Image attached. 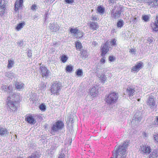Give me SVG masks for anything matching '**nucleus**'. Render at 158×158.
Segmentation results:
<instances>
[{
    "instance_id": "obj_1",
    "label": "nucleus",
    "mask_w": 158,
    "mask_h": 158,
    "mask_svg": "<svg viewBox=\"0 0 158 158\" xmlns=\"http://www.w3.org/2000/svg\"><path fill=\"white\" fill-rule=\"evenodd\" d=\"M128 141L124 142L120 145H116L113 151V157L114 158H126V151L128 146Z\"/></svg>"
},
{
    "instance_id": "obj_2",
    "label": "nucleus",
    "mask_w": 158,
    "mask_h": 158,
    "mask_svg": "<svg viewBox=\"0 0 158 158\" xmlns=\"http://www.w3.org/2000/svg\"><path fill=\"white\" fill-rule=\"evenodd\" d=\"M18 95L13 93L12 95L7 97L6 102L7 110L10 112H15L17 110L19 103L17 102Z\"/></svg>"
},
{
    "instance_id": "obj_3",
    "label": "nucleus",
    "mask_w": 158,
    "mask_h": 158,
    "mask_svg": "<svg viewBox=\"0 0 158 158\" xmlns=\"http://www.w3.org/2000/svg\"><path fill=\"white\" fill-rule=\"evenodd\" d=\"M106 102L109 105L115 103L118 98V94L115 92H111L106 96Z\"/></svg>"
},
{
    "instance_id": "obj_4",
    "label": "nucleus",
    "mask_w": 158,
    "mask_h": 158,
    "mask_svg": "<svg viewBox=\"0 0 158 158\" xmlns=\"http://www.w3.org/2000/svg\"><path fill=\"white\" fill-rule=\"evenodd\" d=\"M123 9L121 6H119L116 7L114 6L111 11V15L112 17L114 19H118L120 16L121 11Z\"/></svg>"
},
{
    "instance_id": "obj_5",
    "label": "nucleus",
    "mask_w": 158,
    "mask_h": 158,
    "mask_svg": "<svg viewBox=\"0 0 158 158\" xmlns=\"http://www.w3.org/2000/svg\"><path fill=\"white\" fill-rule=\"evenodd\" d=\"M62 86L61 83L56 81L53 83L51 89V92L53 94H56L57 95L59 91L60 90Z\"/></svg>"
},
{
    "instance_id": "obj_6",
    "label": "nucleus",
    "mask_w": 158,
    "mask_h": 158,
    "mask_svg": "<svg viewBox=\"0 0 158 158\" xmlns=\"http://www.w3.org/2000/svg\"><path fill=\"white\" fill-rule=\"evenodd\" d=\"M64 126L63 122L61 121H58L52 126V132H57L61 130Z\"/></svg>"
},
{
    "instance_id": "obj_7",
    "label": "nucleus",
    "mask_w": 158,
    "mask_h": 158,
    "mask_svg": "<svg viewBox=\"0 0 158 158\" xmlns=\"http://www.w3.org/2000/svg\"><path fill=\"white\" fill-rule=\"evenodd\" d=\"M40 69L42 77L47 78L50 75V72L45 66H41Z\"/></svg>"
},
{
    "instance_id": "obj_8",
    "label": "nucleus",
    "mask_w": 158,
    "mask_h": 158,
    "mask_svg": "<svg viewBox=\"0 0 158 158\" xmlns=\"http://www.w3.org/2000/svg\"><path fill=\"white\" fill-rule=\"evenodd\" d=\"M1 89L2 91L5 92H6L7 93L9 94V96L10 95H12L14 93L12 92V86L10 85L8 86L6 85H2Z\"/></svg>"
},
{
    "instance_id": "obj_9",
    "label": "nucleus",
    "mask_w": 158,
    "mask_h": 158,
    "mask_svg": "<svg viewBox=\"0 0 158 158\" xmlns=\"http://www.w3.org/2000/svg\"><path fill=\"white\" fill-rule=\"evenodd\" d=\"M109 45V43L108 42H106L102 46V56L103 57H104L105 55L109 50V48L108 45Z\"/></svg>"
},
{
    "instance_id": "obj_10",
    "label": "nucleus",
    "mask_w": 158,
    "mask_h": 158,
    "mask_svg": "<svg viewBox=\"0 0 158 158\" xmlns=\"http://www.w3.org/2000/svg\"><path fill=\"white\" fill-rule=\"evenodd\" d=\"M49 28L51 31L52 32H56L59 31L60 27L58 24L54 23L52 24H49Z\"/></svg>"
},
{
    "instance_id": "obj_11",
    "label": "nucleus",
    "mask_w": 158,
    "mask_h": 158,
    "mask_svg": "<svg viewBox=\"0 0 158 158\" xmlns=\"http://www.w3.org/2000/svg\"><path fill=\"white\" fill-rule=\"evenodd\" d=\"M140 150L143 152V154H148L151 152V148L148 145H142L140 146Z\"/></svg>"
},
{
    "instance_id": "obj_12",
    "label": "nucleus",
    "mask_w": 158,
    "mask_h": 158,
    "mask_svg": "<svg viewBox=\"0 0 158 158\" xmlns=\"http://www.w3.org/2000/svg\"><path fill=\"white\" fill-rule=\"evenodd\" d=\"M143 66V63L141 61L139 62L135 66L132 67L131 71V72L133 71L138 72Z\"/></svg>"
},
{
    "instance_id": "obj_13",
    "label": "nucleus",
    "mask_w": 158,
    "mask_h": 158,
    "mask_svg": "<svg viewBox=\"0 0 158 158\" xmlns=\"http://www.w3.org/2000/svg\"><path fill=\"white\" fill-rule=\"evenodd\" d=\"M5 3L4 0H0V15L2 16L5 13Z\"/></svg>"
},
{
    "instance_id": "obj_14",
    "label": "nucleus",
    "mask_w": 158,
    "mask_h": 158,
    "mask_svg": "<svg viewBox=\"0 0 158 158\" xmlns=\"http://www.w3.org/2000/svg\"><path fill=\"white\" fill-rule=\"evenodd\" d=\"M146 2L151 7H156L158 6V0H148Z\"/></svg>"
},
{
    "instance_id": "obj_15",
    "label": "nucleus",
    "mask_w": 158,
    "mask_h": 158,
    "mask_svg": "<svg viewBox=\"0 0 158 158\" xmlns=\"http://www.w3.org/2000/svg\"><path fill=\"white\" fill-rule=\"evenodd\" d=\"M154 22L151 23V27L154 31H158V15L156 16V19Z\"/></svg>"
},
{
    "instance_id": "obj_16",
    "label": "nucleus",
    "mask_w": 158,
    "mask_h": 158,
    "mask_svg": "<svg viewBox=\"0 0 158 158\" xmlns=\"http://www.w3.org/2000/svg\"><path fill=\"white\" fill-rule=\"evenodd\" d=\"M25 120L28 123L31 124H34L36 121L31 115H28L25 118Z\"/></svg>"
},
{
    "instance_id": "obj_17",
    "label": "nucleus",
    "mask_w": 158,
    "mask_h": 158,
    "mask_svg": "<svg viewBox=\"0 0 158 158\" xmlns=\"http://www.w3.org/2000/svg\"><path fill=\"white\" fill-rule=\"evenodd\" d=\"M98 93L97 87L94 86L90 89V94L93 97H96L98 95Z\"/></svg>"
},
{
    "instance_id": "obj_18",
    "label": "nucleus",
    "mask_w": 158,
    "mask_h": 158,
    "mask_svg": "<svg viewBox=\"0 0 158 158\" xmlns=\"http://www.w3.org/2000/svg\"><path fill=\"white\" fill-rule=\"evenodd\" d=\"M89 26L90 29L93 30H96L99 27L98 24L97 22H90Z\"/></svg>"
},
{
    "instance_id": "obj_19",
    "label": "nucleus",
    "mask_w": 158,
    "mask_h": 158,
    "mask_svg": "<svg viewBox=\"0 0 158 158\" xmlns=\"http://www.w3.org/2000/svg\"><path fill=\"white\" fill-rule=\"evenodd\" d=\"M141 119V113L140 112H136L134 115L132 122L134 121L138 122H140Z\"/></svg>"
},
{
    "instance_id": "obj_20",
    "label": "nucleus",
    "mask_w": 158,
    "mask_h": 158,
    "mask_svg": "<svg viewBox=\"0 0 158 158\" xmlns=\"http://www.w3.org/2000/svg\"><path fill=\"white\" fill-rule=\"evenodd\" d=\"M59 138L58 137H56L54 139V144L52 146V149H56L58 146L61 143V142L59 141Z\"/></svg>"
},
{
    "instance_id": "obj_21",
    "label": "nucleus",
    "mask_w": 158,
    "mask_h": 158,
    "mask_svg": "<svg viewBox=\"0 0 158 158\" xmlns=\"http://www.w3.org/2000/svg\"><path fill=\"white\" fill-rule=\"evenodd\" d=\"M155 102L152 97H150L148 98L147 103L148 105L151 106V108L154 106L155 105Z\"/></svg>"
},
{
    "instance_id": "obj_22",
    "label": "nucleus",
    "mask_w": 158,
    "mask_h": 158,
    "mask_svg": "<svg viewBox=\"0 0 158 158\" xmlns=\"http://www.w3.org/2000/svg\"><path fill=\"white\" fill-rule=\"evenodd\" d=\"M135 90L130 87H128L126 90L127 94L129 97L132 96L134 95Z\"/></svg>"
},
{
    "instance_id": "obj_23",
    "label": "nucleus",
    "mask_w": 158,
    "mask_h": 158,
    "mask_svg": "<svg viewBox=\"0 0 158 158\" xmlns=\"http://www.w3.org/2000/svg\"><path fill=\"white\" fill-rule=\"evenodd\" d=\"M158 156V150L155 149L151 152L149 158H157Z\"/></svg>"
},
{
    "instance_id": "obj_24",
    "label": "nucleus",
    "mask_w": 158,
    "mask_h": 158,
    "mask_svg": "<svg viewBox=\"0 0 158 158\" xmlns=\"http://www.w3.org/2000/svg\"><path fill=\"white\" fill-rule=\"evenodd\" d=\"M40 156L38 152H34L27 158H40Z\"/></svg>"
},
{
    "instance_id": "obj_25",
    "label": "nucleus",
    "mask_w": 158,
    "mask_h": 158,
    "mask_svg": "<svg viewBox=\"0 0 158 158\" xmlns=\"http://www.w3.org/2000/svg\"><path fill=\"white\" fill-rule=\"evenodd\" d=\"M15 86L17 89H20L24 87V84L21 82H17L15 84Z\"/></svg>"
},
{
    "instance_id": "obj_26",
    "label": "nucleus",
    "mask_w": 158,
    "mask_h": 158,
    "mask_svg": "<svg viewBox=\"0 0 158 158\" xmlns=\"http://www.w3.org/2000/svg\"><path fill=\"white\" fill-rule=\"evenodd\" d=\"M8 132L7 130L5 128L3 127H0V135H3L7 134Z\"/></svg>"
},
{
    "instance_id": "obj_27",
    "label": "nucleus",
    "mask_w": 158,
    "mask_h": 158,
    "mask_svg": "<svg viewBox=\"0 0 158 158\" xmlns=\"http://www.w3.org/2000/svg\"><path fill=\"white\" fill-rule=\"evenodd\" d=\"M14 74L11 72H6L5 73V76L8 78L12 79L14 77Z\"/></svg>"
},
{
    "instance_id": "obj_28",
    "label": "nucleus",
    "mask_w": 158,
    "mask_h": 158,
    "mask_svg": "<svg viewBox=\"0 0 158 158\" xmlns=\"http://www.w3.org/2000/svg\"><path fill=\"white\" fill-rule=\"evenodd\" d=\"M70 31L71 34H73L74 35L78 34L79 33V30L77 28H71L70 29Z\"/></svg>"
},
{
    "instance_id": "obj_29",
    "label": "nucleus",
    "mask_w": 158,
    "mask_h": 158,
    "mask_svg": "<svg viewBox=\"0 0 158 158\" xmlns=\"http://www.w3.org/2000/svg\"><path fill=\"white\" fill-rule=\"evenodd\" d=\"M82 58L84 57H86V56H88V53L87 51L85 50H83L81 51L80 52Z\"/></svg>"
},
{
    "instance_id": "obj_30",
    "label": "nucleus",
    "mask_w": 158,
    "mask_h": 158,
    "mask_svg": "<svg viewBox=\"0 0 158 158\" xmlns=\"http://www.w3.org/2000/svg\"><path fill=\"white\" fill-rule=\"evenodd\" d=\"M76 75L79 77H81L83 75V72L81 69H79L76 72Z\"/></svg>"
},
{
    "instance_id": "obj_31",
    "label": "nucleus",
    "mask_w": 158,
    "mask_h": 158,
    "mask_svg": "<svg viewBox=\"0 0 158 158\" xmlns=\"http://www.w3.org/2000/svg\"><path fill=\"white\" fill-rule=\"evenodd\" d=\"M124 25V22L122 20H120L117 23V26L118 27H122Z\"/></svg>"
},
{
    "instance_id": "obj_32",
    "label": "nucleus",
    "mask_w": 158,
    "mask_h": 158,
    "mask_svg": "<svg viewBox=\"0 0 158 158\" xmlns=\"http://www.w3.org/2000/svg\"><path fill=\"white\" fill-rule=\"evenodd\" d=\"M25 25V23H19L17 26L16 27V29L18 30H20L21 28L23 27V26Z\"/></svg>"
},
{
    "instance_id": "obj_33",
    "label": "nucleus",
    "mask_w": 158,
    "mask_h": 158,
    "mask_svg": "<svg viewBox=\"0 0 158 158\" xmlns=\"http://www.w3.org/2000/svg\"><path fill=\"white\" fill-rule=\"evenodd\" d=\"M73 69V67L71 65H68L66 66V72H70Z\"/></svg>"
},
{
    "instance_id": "obj_34",
    "label": "nucleus",
    "mask_w": 158,
    "mask_h": 158,
    "mask_svg": "<svg viewBox=\"0 0 158 158\" xmlns=\"http://www.w3.org/2000/svg\"><path fill=\"white\" fill-rule=\"evenodd\" d=\"M14 64V61L13 60H8V64L7 65V67L9 69L11 68L12 67V66Z\"/></svg>"
},
{
    "instance_id": "obj_35",
    "label": "nucleus",
    "mask_w": 158,
    "mask_h": 158,
    "mask_svg": "<svg viewBox=\"0 0 158 158\" xmlns=\"http://www.w3.org/2000/svg\"><path fill=\"white\" fill-rule=\"evenodd\" d=\"M76 47L77 49H80L82 47L81 43L79 41H77L75 44Z\"/></svg>"
},
{
    "instance_id": "obj_36",
    "label": "nucleus",
    "mask_w": 158,
    "mask_h": 158,
    "mask_svg": "<svg viewBox=\"0 0 158 158\" xmlns=\"http://www.w3.org/2000/svg\"><path fill=\"white\" fill-rule=\"evenodd\" d=\"M97 11L99 13L103 14L104 12V9L102 7L99 6L97 8Z\"/></svg>"
},
{
    "instance_id": "obj_37",
    "label": "nucleus",
    "mask_w": 158,
    "mask_h": 158,
    "mask_svg": "<svg viewBox=\"0 0 158 158\" xmlns=\"http://www.w3.org/2000/svg\"><path fill=\"white\" fill-rule=\"evenodd\" d=\"M99 78L102 82H104V83L105 81L106 80V77L105 75L103 74Z\"/></svg>"
},
{
    "instance_id": "obj_38",
    "label": "nucleus",
    "mask_w": 158,
    "mask_h": 158,
    "mask_svg": "<svg viewBox=\"0 0 158 158\" xmlns=\"http://www.w3.org/2000/svg\"><path fill=\"white\" fill-rule=\"evenodd\" d=\"M68 59V58L66 56L63 55L61 57V60L63 63L65 62Z\"/></svg>"
},
{
    "instance_id": "obj_39",
    "label": "nucleus",
    "mask_w": 158,
    "mask_h": 158,
    "mask_svg": "<svg viewBox=\"0 0 158 158\" xmlns=\"http://www.w3.org/2000/svg\"><path fill=\"white\" fill-rule=\"evenodd\" d=\"M18 46L20 47L23 48V40H19L17 42Z\"/></svg>"
},
{
    "instance_id": "obj_40",
    "label": "nucleus",
    "mask_w": 158,
    "mask_h": 158,
    "mask_svg": "<svg viewBox=\"0 0 158 158\" xmlns=\"http://www.w3.org/2000/svg\"><path fill=\"white\" fill-rule=\"evenodd\" d=\"M64 152H65L64 151H62L60 154H59L58 158H65V155L64 154Z\"/></svg>"
},
{
    "instance_id": "obj_41",
    "label": "nucleus",
    "mask_w": 158,
    "mask_h": 158,
    "mask_svg": "<svg viewBox=\"0 0 158 158\" xmlns=\"http://www.w3.org/2000/svg\"><path fill=\"white\" fill-rule=\"evenodd\" d=\"M22 6V4H21V6H19V5L17 4L16 3V1L15 2V11H17L18 10L19 7H21Z\"/></svg>"
},
{
    "instance_id": "obj_42",
    "label": "nucleus",
    "mask_w": 158,
    "mask_h": 158,
    "mask_svg": "<svg viewBox=\"0 0 158 158\" xmlns=\"http://www.w3.org/2000/svg\"><path fill=\"white\" fill-rule=\"evenodd\" d=\"M138 20V18L133 17L131 19V22L133 23H135L136 22H137Z\"/></svg>"
},
{
    "instance_id": "obj_43",
    "label": "nucleus",
    "mask_w": 158,
    "mask_h": 158,
    "mask_svg": "<svg viewBox=\"0 0 158 158\" xmlns=\"http://www.w3.org/2000/svg\"><path fill=\"white\" fill-rule=\"evenodd\" d=\"M39 108L42 111H45L46 110V106L43 104H41Z\"/></svg>"
},
{
    "instance_id": "obj_44",
    "label": "nucleus",
    "mask_w": 158,
    "mask_h": 158,
    "mask_svg": "<svg viewBox=\"0 0 158 158\" xmlns=\"http://www.w3.org/2000/svg\"><path fill=\"white\" fill-rule=\"evenodd\" d=\"M110 44L112 45L115 46L116 44V40L115 39H113L110 41Z\"/></svg>"
},
{
    "instance_id": "obj_45",
    "label": "nucleus",
    "mask_w": 158,
    "mask_h": 158,
    "mask_svg": "<svg viewBox=\"0 0 158 158\" xmlns=\"http://www.w3.org/2000/svg\"><path fill=\"white\" fill-rule=\"evenodd\" d=\"M143 19L145 21H147L149 19V17L146 15H145L142 17Z\"/></svg>"
},
{
    "instance_id": "obj_46",
    "label": "nucleus",
    "mask_w": 158,
    "mask_h": 158,
    "mask_svg": "<svg viewBox=\"0 0 158 158\" xmlns=\"http://www.w3.org/2000/svg\"><path fill=\"white\" fill-rule=\"evenodd\" d=\"M153 138L155 141L158 143V134H156L153 135Z\"/></svg>"
},
{
    "instance_id": "obj_47",
    "label": "nucleus",
    "mask_w": 158,
    "mask_h": 158,
    "mask_svg": "<svg viewBox=\"0 0 158 158\" xmlns=\"http://www.w3.org/2000/svg\"><path fill=\"white\" fill-rule=\"evenodd\" d=\"M23 0H16V3L19 6H21V5L22 4Z\"/></svg>"
},
{
    "instance_id": "obj_48",
    "label": "nucleus",
    "mask_w": 158,
    "mask_h": 158,
    "mask_svg": "<svg viewBox=\"0 0 158 158\" xmlns=\"http://www.w3.org/2000/svg\"><path fill=\"white\" fill-rule=\"evenodd\" d=\"M64 1L69 4H72L74 2V0H64Z\"/></svg>"
},
{
    "instance_id": "obj_49",
    "label": "nucleus",
    "mask_w": 158,
    "mask_h": 158,
    "mask_svg": "<svg viewBox=\"0 0 158 158\" xmlns=\"http://www.w3.org/2000/svg\"><path fill=\"white\" fill-rule=\"evenodd\" d=\"M115 60V58L112 56H110L109 57V61L112 62L114 61V60Z\"/></svg>"
},
{
    "instance_id": "obj_50",
    "label": "nucleus",
    "mask_w": 158,
    "mask_h": 158,
    "mask_svg": "<svg viewBox=\"0 0 158 158\" xmlns=\"http://www.w3.org/2000/svg\"><path fill=\"white\" fill-rule=\"evenodd\" d=\"M136 51L133 48H132L130 50L129 52L131 53L132 54H135Z\"/></svg>"
},
{
    "instance_id": "obj_51",
    "label": "nucleus",
    "mask_w": 158,
    "mask_h": 158,
    "mask_svg": "<svg viewBox=\"0 0 158 158\" xmlns=\"http://www.w3.org/2000/svg\"><path fill=\"white\" fill-rule=\"evenodd\" d=\"M36 6L35 5H33L31 7V9L33 10H35Z\"/></svg>"
},
{
    "instance_id": "obj_52",
    "label": "nucleus",
    "mask_w": 158,
    "mask_h": 158,
    "mask_svg": "<svg viewBox=\"0 0 158 158\" xmlns=\"http://www.w3.org/2000/svg\"><path fill=\"white\" fill-rule=\"evenodd\" d=\"M27 55L29 57H31L32 56V53L31 51H29L27 53Z\"/></svg>"
},
{
    "instance_id": "obj_53",
    "label": "nucleus",
    "mask_w": 158,
    "mask_h": 158,
    "mask_svg": "<svg viewBox=\"0 0 158 158\" xmlns=\"http://www.w3.org/2000/svg\"><path fill=\"white\" fill-rule=\"evenodd\" d=\"M116 0H109V4H113L114 2H115Z\"/></svg>"
},
{
    "instance_id": "obj_54",
    "label": "nucleus",
    "mask_w": 158,
    "mask_h": 158,
    "mask_svg": "<svg viewBox=\"0 0 158 158\" xmlns=\"http://www.w3.org/2000/svg\"><path fill=\"white\" fill-rule=\"evenodd\" d=\"M45 85L44 83H42L41 84V89H44L45 88Z\"/></svg>"
},
{
    "instance_id": "obj_55",
    "label": "nucleus",
    "mask_w": 158,
    "mask_h": 158,
    "mask_svg": "<svg viewBox=\"0 0 158 158\" xmlns=\"http://www.w3.org/2000/svg\"><path fill=\"white\" fill-rule=\"evenodd\" d=\"M147 40L150 43H151L153 41L152 38H148L147 39Z\"/></svg>"
},
{
    "instance_id": "obj_56",
    "label": "nucleus",
    "mask_w": 158,
    "mask_h": 158,
    "mask_svg": "<svg viewBox=\"0 0 158 158\" xmlns=\"http://www.w3.org/2000/svg\"><path fill=\"white\" fill-rule=\"evenodd\" d=\"M98 44V43L96 41H93L92 44V45L95 46Z\"/></svg>"
},
{
    "instance_id": "obj_57",
    "label": "nucleus",
    "mask_w": 158,
    "mask_h": 158,
    "mask_svg": "<svg viewBox=\"0 0 158 158\" xmlns=\"http://www.w3.org/2000/svg\"><path fill=\"white\" fill-rule=\"evenodd\" d=\"M101 62L102 63H104L105 62V60L104 59V58H102V59L100 60Z\"/></svg>"
},
{
    "instance_id": "obj_58",
    "label": "nucleus",
    "mask_w": 158,
    "mask_h": 158,
    "mask_svg": "<svg viewBox=\"0 0 158 158\" xmlns=\"http://www.w3.org/2000/svg\"><path fill=\"white\" fill-rule=\"evenodd\" d=\"M92 20H97V18L96 17H95L94 16H93L92 17Z\"/></svg>"
},
{
    "instance_id": "obj_59",
    "label": "nucleus",
    "mask_w": 158,
    "mask_h": 158,
    "mask_svg": "<svg viewBox=\"0 0 158 158\" xmlns=\"http://www.w3.org/2000/svg\"><path fill=\"white\" fill-rule=\"evenodd\" d=\"M57 44V43L56 42H53V45H56Z\"/></svg>"
},
{
    "instance_id": "obj_60",
    "label": "nucleus",
    "mask_w": 158,
    "mask_h": 158,
    "mask_svg": "<svg viewBox=\"0 0 158 158\" xmlns=\"http://www.w3.org/2000/svg\"><path fill=\"white\" fill-rule=\"evenodd\" d=\"M48 15V13H46L45 14V15H46V17L45 18V20H46V19H47V15Z\"/></svg>"
},
{
    "instance_id": "obj_61",
    "label": "nucleus",
    "mask_w": 158,
    "mask_h": 158,
    "mask_svg": "<svg viewBox=\"0 0 158 158\" xmlns=\"http://www.w3.org/2000/svg\"><path fill=\"white\" fill-rule=\"evenodd\" d=\"M156 120H156V122H157V121H158V117H157V118H156Z\"/></svg>"
},
{
    "instance_id": "obj_62",
    "label": "nucleus",
    "mask_w": 158,
    "mask_h": 158,
    "mask_svg": "<svg viewBox=\"0 0 158 158\" xmlns=\"http://www.w3.org/2000/svg\"><path fill=\"white\" fill-rule=\"evenodd\" d=\"M35 17L34 18H35H35H37V17H38L37 15L36 16V15H35Z\"/></svg>"
},
{
    "instance_id": "obj_63",
    "label": "nucleus",
    "mask_w": 158,
    "mask_h": 158,
    "mask_svg": "<svg viewBox=\"0 0 158 158\" xmlns=\"http://www.w3.org/2000/svg\"><path fill=\"white\" fill-rule=\"evenodd\" d=\"M2 40L1 37L0 36V41Z\"/></svg>"
},
{
    "instance_id": "obj_64",
    "label": "nucleus",
    "mask_w": 158,
    "mask_h": 158,
    "mask_svg": "<svg viewBox=\"0 0 158 158\" xmlns=\"http://www.w3.org/2000/svg\"><path fill=\"white\" fill-rule=\"evenodd\" d=\"M140 101V99H138V101Z\"/></svg>"
}]
</instances>
